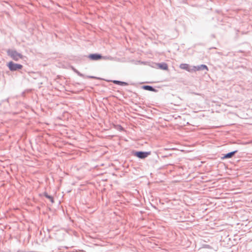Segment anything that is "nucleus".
<instances>
[{
  "mask_svg": "<svg viewBox=\"0 0 252 252\" xmlns=\"http://www.w3.org/2000/svg\"><path fill=\"white\" fill-rule=\"evenodd\" d=\"M7 53L8 56H9L12 59L16 61L23 58V56L22 54L18 53L15 50L9 49L7 50Z\"/></svg>",
  "mask_w": 252,
  "mask_h": 252,
  "instance_id": "obj_1",
  "label": "nucleus"
},
{
  "mask_svg": "<svg viewBox=\"0 0 252 252\" xmlns=\"http://www.w3.org/2000/svg\"><path fill=\"white\" fill-rule=\"evenodd\" d=\"M7 66L11 71H15L18 69H21L23 67V66L21 64L15 63L12 62L8 63Z\"/></svg>",
  "mask_w": 252,
  "mask_h": 252,
  "instance_id": "obj_2",
  "label": "nucleus"
},
{
  "mask_svg": "<svg viewBox=\"0 0 252 252\" xmlns=\"http://www.w3.org/2000/svg\"><path fill=\"white\" fill-rule=\"evenodd\" d=\"M151 154L150 152H136L134 153V156L140 158H145Z\"/></svg>",
  "mask_w": 252,
  "mask_h": 252,
  "instance_id": "obj_3",
  "label": "nucleus"
},
{
  "mask_svg": "<svg viewBox=\"0 0 252 252\" xmlns=\"http://www.w3.org/2000/svg\"><path fill=\"white\" fill-rule=\"evenodd\" d=\"M205 69L207 71L208 70V68L206 65L202 64L198 66H193L192 67V71H197Z\"/></svg>",
  "mask_w": 252,
  "mask_h": 252,
  "instance_id": "obj_4",
  "label": "nucleus"
},
{
  "mask_svg": "<svg viewBox=\"0 0 252 252\" xmlns=\"http://www.w3.org/2000/svg\"><path fill=\"white\" fill-rule=\"evenodd\" d=\"M89 58L90 59L92 60H98L104 58V57H103L101 55L96 54H90L89 56Z\"/></svg>",
  "mask_w": 252,
  "mask_h": 252,
  "instance_id": "obj_5",
  "label": "nucleus"
},
{
  "mask_svg": "<svg viewBox=\"0 0 252 252\" xmlns=\"http://www.w3.org/2000/svg\"><path fill=\"white\" fill-rule=\"evenodd\" d=\"M180 68L186 70L189 72L192 71V68L187 63H182L180 65Z\"/></svg>",
  "mask_w": 252,
  "mask_h": 252,
  "instance_id": "obj_6",
  "label": "nucleus"
},
{
  "mask_svg": "<svg viewBox=\"0 0 252 252\" xmlns=\"http://www.w3.org/2000/svg\"><path fill=\"white\" fill-rule=\"evenodd\" d=\"M158 65L161 69L166 70L168 69V65L165 63H159V64H158Z\"/></svg>",
  "mask_w": 252,
  "mask_h": 252,
  "instance_id": "obj_7",
  "label": "nucleus"
},
{
  "mask_svg": "<svg viewBox=\"0 0 252 252\" xmlns=\"http://www.w3.org/2000/svg\"><path fill=\"white\" fill-rule=\"evenodd\" d=\"M237 152V151L230 152L229 153L227 154L224 156V158H231Z\"/></svg>",
  "mask_w": 252,
  "mask_h": 252,
  "instance_id": "obj_8",
  "label": "nucleus"
},
{
  "mask_svg": "<svg viewBox=\"0 0 252 252\" xmlns=\"http://www.w3.org/2000/svg\"><path fill=\"white\" fill-rule=\"evenodd\" d=\"M44 196L47 198L48 199H49L50 201L52 202V203H54V198L52 196H50V195H49L47 193L45 192L44 193Z\"/></svg>",
  "mask_w": 252,
  "mask_h": 252,
  "instance_id": "obj_9",
  "label": "nucleus"
},
{
  "mask_svg": "<svg viewBox=\"0 0 252 252\" xmlns=\"http://www.w3.org/2000/svg\"><path fill=\"white\" fill-rule=\"evenodd\" d=\"M143 88L146 90L150 91H155V90L152 87L150 86H144Z\"/></svg>",
  "mask_w": 252,
  "mask_h": 252,
  "instance_id": "obj_10",
  "label": "nucleus"
},
{
  "mask_svg": "<svg viewBox=\"0 0 252 252\" xmlns=\"http://www.w3.org/2000/svg\"><path fill=\"white\" fill-rule=\"evenodd\" d=\"M113 82L115 84L121 85L126 84V83L125 82L117 81V80H114V81H113Z\"/></svg>",
  "mask_w": 252,
  "mask_h": 252,
  "instance_id": "obj_11",
  "label": "nucleus"
}]
</instances>
